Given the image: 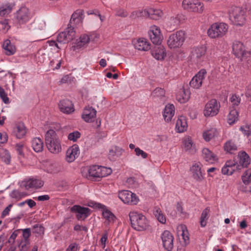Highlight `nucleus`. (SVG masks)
<instances>
[{"label":"nucleus","instance_id":"f257e3e1","mask_svg":"<svg viewBox=\"0 0 251 251\" xmlns=\"http://www.w3.org/2000/svg\"><path fill=\"white\" fill-rule=\"evenodd\" d=\"M239 164L234 161H228L222 169L224 175H231L236 170H240L243 167H247L250 164V158L245 151L240 152L238 153Z\"/></svg>","mask_w":251,"mask_h":251},{"label":"nucleus","instance_id":"f03ea898","mask_svg":"<svg viewBox=\"0 0 251 251\" xmlns=\"http://www.w3.org/2000/svg\"><path fill=\"white\" fill-rule=\"evenodd\" d=\"M45 143L50 152L56 154L61 151V141L54 130L50 129L46 133Z\"/></svg>","mask_w":251,"mask_h":251},{"label":"nucleus","instance_id":"7ed1b4c3","mask_svg":"<svg viewBox=\"0 0 251 251\" xmlns=\"http://www.w3.org/2000/svg\"><path fill=\"white\" fill-rule=\"evenodd\" d=\"M131 226L137 231H144L149 226V223L146 217L141 213L132 211L129 213Z\"/></svg>","mask_w":251,"mask_h":251},{"label":"nucleus","instance_id":"20e7f679","mask_svg":"<svg viewBox=\"0 0 251 251\" xmlns=\"http://www.w3.org/2000/svg\"><path fill=\"white\" fill-rule=\"evenodd\" d=\"M231 21L236 26H243L246 22L245 11L241 7L234 6L229 11Z\"/></svg>","mask_w":251,"mask_h":251},{"label":"nucleus","instance_id":"39448f33","mask_svg":"<svg viewBox=\"0 0 251 251\" xmlns=\"http://www.w3.org/2000/svg\"><path fill=\"white\" fill-rule=\"evenodd\" d=\"M111 172V170L106 167L93 165L90 166L88 169V175H86V177L89 179L97 180V178L105 177L109 175Z\"/></svg>","mask_w":251,"mask_h":251},{"label":"nucleus","instance_id":"423d86ee","mask_svg":"<svg viewBox=\"0 0 251 251\" xmlns=\"http://www.w3.org/2000/svg\"><path fill=\"white\" fill-rule=\"evenodd\" d=\"M184 9L198 13L203 12L204 4L200 0H183L182 3Z\"/></svg>","mask_w":251,"mask_h":251},{"label":"nucleus","instance_id":"0eeeda50","mask_svg":"<svg viewBox=\"0 0 251 251\" xmlns=\"http://www.w3.org/2000/svg\"><path fill=\"white\" fill-rule=\"evenodd\" d=\"M184 40V32L180 30L169 36L167 44L170 48H179L182 45Z\"/></svg>","mask_w":251,"mask_h":251},{"label":"nucleus","instance_id":"6e6552de","mask_svg":"<svg viewBox=\"0 0 251 251\" xmlns=\"http://www.w3.org/2000/svg\"><path fill=\"white\" fill-rule=\"evenodd\" d=\"M64 31L60 32L57 36V41L61 44H66L74 39L75 37V32L74 28L71 25Z\"/></svg>","mask_w":251,"mask_h":251},{"label":"nucleus","instance_id":"1a4fd4ad","mask_svg":"<svg viewBox=\"0 0 251 251\" xmlns=\"http://www.w3.org/2000/svg\"><path fill=\"white\" fill-rule=\"evenodd\" d=\"M119 199L125 203L136 205L139 201V199L134 193L127 190H123L119 192Z\"/></svg>","mask_w":251,"mask_h":251},{"label":"nucleus","instance_id":"9d476101","mask_svg":"<svg viewBox=\"0 0 251 251\" xmlns=\"http://www.w3.org/2000/svg\"><path fill=\"white\" fill-rule=\"evenodd\" d=\"M219 112V107L217 100L212 99L205 105L203 114L205 117H212L216 115Z\"/></svg>","mask_w":251,"mask_h":251},{"label":"nucleus","instance_id":"9b49d317","mask_svg":"<svg viewBox=\"0 0 251 251\" xmlns=\"http://www.w3.org/2000/svg\"><path fill=\"white\" fill-rule=\"evenodd\" d=\"M31 17V13L26 7H22L16 13V19L19 24H25Z\"/></svg>","mask_w":251,"mask_h":251},{"label":"nucleus","instance_id":"f8f14e48","mask_svg":"<svg viewBox=\"0 0 251 251\" xmlns=\"http://www.w3.org/2000/svg\"><path fill=\"white\" fill-rule=\"evenodd\" d=\"M148 33L150 40L153 44L155 45L161 44L163 36L161 34L160 29L159 27L156 25L151 26Z\"/></svg>","mask_w":251,"mask_h":251},{"label":"nucleus","instance_id":"ddd939ff","mask_svg":"<svg viewBox=\"0 0 251 251\" xmlns=\"http://www.w3.org/2000/svg\"><path fill=\"white\" fill-rule=\"evenodd\" d=\"M71 211L76 213L77 220L85 219L90 215L91 210L88 207L81 206L79 205H75L71 208Z\"/></svg>","mask_w":251,"mask_h":251},{"label":"nucleus","instance_id":"4468645a","mask_svg":"<svg viewBox=\"0 0 251 251\" xmlns=\"http://www.w3.org/2000/svg\"><path fill=\"white\" fill-rule=\"evenodd\" d=\"M206 71L205 69L201 70L191 79L190 86L194 89H199L201 87L202 81L205 78Z\"/></svg>","mask_w":251,"mask_h":251},{"label":"nucleus","instance_id":"2eb2a0df","mask_svg":"<svg viewBox=\"0 0 251 251\" xmlns=\"http://www.w3.org/2000/svg\"><path fill=\"white\" fill-rule=\"evenodd\" d=\"M161 239L164 248L168 251H171L174 247V237L172 233L168 231H164L161 235Z\"/></svg>","mask_w":251,"mask_h":251},{"label":"nucleus","instance_id":"dca6fc26","mask_svg":"<svg viewBox=\"0 0 251 251\" xmlns=\"http://www.w3.org/2000/svg\"><path fill=\"white\" fill-rule=\"evenodd\" d=\"M43 182L40 180L29 179L22 181L20 183V188L27 190L32 188H40L43 185Z\"/></svg>","mask_w":251,"mask_h":251},{"label":"nucleus","instance_id":"f3484780","mask_svg":"<svg viewBox=\"0 0 251 251\" xmlns=\"http://www.w3.org/2000/svg\"><path fill=\"white\" fill-rule=\"evenodd\" d=\"M58 107L62 112L67 114H71L75 111L72 101L68 99L61 100L58 104Z\"/></svg>","mask_w":251,"mask_h":251},{"label":"nucleus","instance_id":"a211bd4d","mask_svg":"<svg viewBox=\"0 0 251 251\" xmlns=\"http://www.w3.org/2000/svg\"><path fill=\"white\" fill-rule=\"evenodd\" d=\"M144 17H149L150 19L157 20L161 18L163 15V12L158 9L150 8L144 10Z\"/></svg>","mask_w":251,"mask_h":251},{"label":"nucleus","instance_id":"6ab92c4d","mask_svg":"<svg viewBox=\"0 0 251 251\" xmlns=\"http://www.w3.org/2000/svg\"><path fill=\"white\" fill-rule=\"evenodd\" d=\"M79 153V147L77 145H74L69 148L66 155V160L68 162H73Z\"/></svg>","mask_w":251,"mask_h":251},{"label":"nucleus","instance_id":"aec40b11","mask_svg":"<svg viewBox=\"0 0 251 251\" xmlns=\"http://www.w3.org/2000/svg\"><path fill=\"white\" fill-rule=\"evenodd\" d=\"M97 111L92 107H86L82 114V118L87 123L92 122L96 117Z\"/></svg>","mask_w":251,"mask_h":251},{"label":"nucleus","instance_id":"412c9836","mask_svg":"<svg viewBox=\"0 0 251 251\" xmlns=\"http://www.w3.org/2000/svg\"><path fill=\"white\" fill-rule=\"evenodd\" d=\"M193 178L198 181H202L203 178L204 173L202 172L201 168V164L200 163H195L191 168Z\"/></svg>","mask_w":251,"mask_h":251},{"label":"nucleus","instance_id":"4be33fe9","mask_svg":"<svg viewBox=\"0 0 251 251\" xmlns=\"http://www.w3.org/2000/svg\"><path fill=\"white\" fill-rule=\"evenodd\" d=\"M245 47L243 44L239 41H234L232 44V51L233 54L240 58L245 51Z\"/></svg>","mask_w":251,"mask_h":251},{"label":"nucleus","instance_id":"5701e85b","mask_svg":"<svg viewBox=\"0 0 251 251\" xmlns=\"http://www.w3.org/2000/svg\"><path fill=\"white\" fill-rule=\"evenodd\" d=\"M206 52V48L204 46L194 47L191 51V58L198 60L204 56Z\"/></svg>","mask_w":251,"mask_h":251},{"label":"nucleus","instance_id":"b1692460","mask_svg":"<svg viewBox=\"0 0 251 251\" xmlns=\"http://www.w3.org/2000/svg\"><path fill=\"white\" fill-rule=\"evenodd\" d=\"M26 133L25 126L23 123H18L16 124L13 128V133L18 139L24 137Z\"/></svg>","mask_w":251,"mask_h":251},{"label":"nucleus","instance_id":"393cba45","mask_svg":"<svg viewBox=\"0 0 251 251\" xmlns=\"http://www.w3.org/2000/svg\"><path fill=\"white\" fill-rule=\"evenodd\" d=\"M239 120V112L234 107L230 108L226 117V122L230 126L234 125Z\"/></svg>","mask_w":251,"mask_h":251},{"label":"nucleus","instance_id":"a878e982","mask_svg":"<svg viewBox=\"0 0 251 251\" xmlns=\"http://www.w3.org/2000/svg\"><path fill=\"white\" fill-rule=\"evenodd\" d=\"M175 106L173 104H168L166 105L164 110L163 116L166 122H169L171 121L175 114Z\"/></svg>","mask_w":251,"mask_h":251},{"label":"nucleus","instance_id":"bb28decb","mask_svg":"<svg viewBox=\"0 0 251 251\" xmlns=\"http://www.w3.org/2000/svg\"><path fill=\"white\" fill-rule=\"evenodd\" d=\"M202 156L206 162L211 164L218 159L214 153L207 148H204L202 150Z\"/></svg>","mask_w":251,"mask_h":251},{"label":"nucleus","instance_id":"cd10ccee","mask_svg":"<svg viewBox=\"0 0 251 251\" xmlns=\"http://www.w3.org/2000/svg\"><path fill=\"white\" fill-rule=\"evenodd\" d=\"M84 18V11L81 9L76 10L72 15L70 24L82 23Z\"/></svg>","mask_w":251,"mask_h":251},{"label":"nucleus","instance_id":"c85d7f7f","mask_svg":"<svg viewBox=\"0 0 251 251\" xmlns=\"http://www.w3.org/2000/svg\"><path fill=\"white\" fill-rule=\"evenodd\" d=\"M182 17V16L181 15H177L175 17H171L167 23L169 26V29L170 31L174 30L179 26L180 24Z\"/></svg>","mask_w":251,"mask_h":251},{"label":"nucleus","instance_id":"c756f323","mask_svg":"<svg viewBox=\"0 0 251 251\" xmlns=\"http://www.w3.org/2000/svg\"><path fill=\"white\" fill-rule=\"evenodd\" d=\"M124 150L118 146L113 147L109 151L108 158L111 160H115L116 157L122 155Z\"/></svg>","mask_w":251,"mask_h":251},{"label":"nucleus","instance_id":"7c9ffc66","mask_svg":"<svg viewBox=\"0 0 251 251\" xmlns=\"http://www.w3.org/2000/svg\"><path fill=\"white\" fill-rule=\"evenodd\" d=\"M152 55L157 60L163 59L166 56L163 46L155 47L151 51Z\"/></svg>","mask_w":251,"mask_h":251},{"label":"nucleus","instance_id":"2f4dec72","mask_svg":"<svg viewBox=\"0 0 251 251\" xmlns=\"http://www.w3.org/2000/svg\"><path fill=\"white\" fill-rule=\"evenodd\" d=\"M208 35L211 38H215L220 35V24H212L207 31Z\"/></svg>","mask_w":251,"mask_h":251},{"label":"nucleus","instance_id":"473e14b6","mask_svg":"<svg viewBox=\"0 0 251 251\" xmlns=\"http://www.w3.org/2000/svg\"><path fill=\"white\" fill-rule=\"evenodd\" d=\"M187 123L185 118L183 116L180 117L177 120L176 128L178 132H183L187 128Z\"/></svg>","mask_w":251,"mask_h":251},{"label":"nucleus","instance_id":"72a5a7b5","mask_svg":"<svg viewBox=\"0 0 251 251\" xmlns=\"http://www.w3.org/2000/svg\"><path fill=\"white\" fill-rule=\"evenodd\" d=\"M2 48L4 50L5 53L7 55H13L16 51L15 46L11 44V41L9 39L4 41Z\"/></svg>","mask_w":251,"mask_h":251},{"label":"nucleus","instance_id":"f704fd0d","mask_svg":"<svg viewBox=\"0 0 251 251\" xmlns=\"http://www.w3.org/2000/svg\"><path fill=\"white\" fill-rule=\"evenodd\" d=\"M136 49L140 50L147 51L150 49V44L145 39L142 38L137 40L135 44Z\"/></svg>","mask_w":251,"mask_h":251},{"label":"nucleus","instance_id":"c9c22d12","mask_svg":"<svg viewBox=\"0 0 251 251\" xmlns=\"http://www.w3.org/2000/svg\"><path fill=\"white\" fill-rule=\"evenodd\" d=\"M218 132L215 128H211L210 129L205 130L203 132L202 137L204 140L208 142L212 139L215 136H217Z\"/></svg>","mask_w":251,"mask_h":251},{"label":"nucleus","instance_id":"e433bc0d","mask_svg":"<svg viewBox=\"0 0 251 251\" xmlns=\"http://www.w3.org/2000/svg\"><path fill=\"white\" fill-rule=\"evenodd\" d=\"M31 144L32 147L35 152H39L43 150V141L40 138H34L32 141Z\"/></svg>","mask_w":251,"mask_h":251},{"label":"nucleus","instance_id":"4c0bfd02","mask_svg":"<svg viewBox=\"0 0 251 251\" xmlns=\"http://www.w3.org/2000/svg\"><path fill=\"white\" fill-rule=\"evenodd\" d=\"M184 149L186 151H188L190 153H194L196 152V149L193 147V143L192 139L188 137L183 140Z\"/></svg>","mask_w":251,"mask_h":251},{"label":"nucleus","instance_id":"58836bf2","mask_svg":"<svg viewBox=\"0 0 251 251\" xmlns=\"http://www.w3.org/2000/svg\"><path fill=\"white\" fill-rule=\"evenodd\" d=\"M28 195V194L26 192L22 191L21 190H14L10 194V197L16 201H19Z\"/></svg>","mask_w":251,"mask_h":251},{"label":"nucleus","instance_id":"ea45409f","mask_svg":"<svg viewBox=\"0 0 251 251\" xmlns=\"http://www.w3.org/2000/svg\"><path fill=\"white\" fill-rule=\"evenodd\" d=\"M102 215L108 223H114L115 221V216L108 209H104L102 211Z\"/></svg>","mask_w":251,"mask_h":251},{"label":"nucleus","instance_id":"a19ab883","mask_svg":"<svg viewBox=\"0 0 251 251\" xmlns=\"http://www.w3.org/2000/svg\"><path fill=\"white\" fill-rule=\"evenodd\" d=\"M210 209L208 207L206 208L202 211L200 223L201 227H204L206 225L207 220L209 217Z\"/></svg>","mask_w":251,"mask_h":251},{"label":"nucleus","instance_id":"79ce46f5","mask_svg":"<svg viewBox=\"0 0 251 251\" xmlns=\"http://www.w3.org/2000/svg\"><path fill=\"white\" fill-rule=\"evenodd\" d=\"M153 214L159 222L162 224L165 223L166 221L165 216L159 208L155 207L153 210Z\"/></svg>","mask_w":251,"mask_h":251},{"label":"nucleus","instance_id":"37998d69","mask_svg":"<svg viewBox=\"0 0 251 251\" xmlns=\"http://www.w3.org/2000/svg\"><path fill=\"white\" fill-rule=\"evenodd\" d=\"M224 148L225 151L230 153H233L237 150L236 145L231 141L226 142Z\"/></svg>","mask_w":251,"mask_h":251},{"label":"nucleus","instance_id":"c03bdc74","mask_svg":"<svg viewBox=\"0 0 251 251\" xmlns=\"http://www.w3.org/2000/svg\"><path fill=\"white\" fill-rule=\"evenodd\" d=\"M45 24L43 22H34L29 25V30H41L43 29Z\"/></svg>","mask_w":251,"mask_h":251},{"label":"nucleus","instance_id":"a18cd8bd","mask_svg":"<svg viewBox=\"0 0 251 251\" xmlns=\"http://www.w3.org/2000/svg\"><path fill=\"white\" fill-rule=\"evenodd\" d=\"M151 95L154 97L162 99L165 97V91L163 88H156L152 92Z\"/></svg>","mask_w":251,"mask_h":251},{"label":"nucleus","instance_id":"49530a36","mask_svg":"<svg viewBox=\"0 0 251 251\" xmlns=\"http://www.w3.org/2000/svg\"><path fill=\"white\" fill-rule=\"evenodd\" d=\"M243 182L245 184H249L251 181V168L248 169L242 176Z\"/></svg>","mask_w":251,"mask_h":251},{"label":"nucleus","instance_id":"de8ad7c7","mask_svg":"<svg viewBox=\"0 0 251 251\" xmlns=\"http://www.w3.org/2000/svg\"><path fill=\"white\" fill-rule=\"evenodd\" d=\"M90 41L89 37L86 34L82 35L79 38V41L77 43V46L81 48L88 44Z\"/></svg>","mask_w":251,"mask_h":251},{"label":"nucleus","instance_id":"09e8293b","mask_svg":"<svg viewBox=\"0 0 251 251\" xmlns=\"http://www.w3.org/2000/svg\"><path fill=\"white\" fill-rule=\"evenodd\" d=\"M4 155H2V153H0V156H1V159L3 161H4L6 164H8L10 162V155L8 151L6 150H2Z\"/></svg>","mask_w":251,"mask_h":251},{"label":"nucleus","instance_id":"8fccbe9b","mask_svg":"<svg viewBox=\"0 0 251 251\" xmlns=\"http://www.w3.org/2000/svg\"><path fill=\"white\" fill-rule=\"evenodd\" d=\"M0 97L4 103L8 104L10 103L9 99L8 98L7 94L1 86H0Z\"/></svg>","mask_w":251,"mask_h":251},{"label":"nucleus","instance_id":"3c124183","mask_svg":"<svg viewBox=\"0 0 251 251\" xmlns=\"http://www.w3.org/2000/svg\"><path fill=\"white\" fill-rule=\"evenodd\" d=\"M240 59L242 62L249 63L250 62H251V51H245L243 55L240 57Z\"/></svg>","mask_w":251,"mask_h":251},{"label":"nucleus","instance_id":"603ef678","mask_svg":"<svg viewBox=\"0 0 251 251\" xmlns=\"http://www.w3.org/2000/svg\"><path fill=\"white\" fill-rule=\"evenodd\" d=\"M240 130L245 136H248L251 133V125H245L240 127Z\"/></svg>","mask_w":251,"mask_h":251},{"label":"nucleus","instance_id":"864d4df0","mask_svg":"<svg viewBox=\"0 0 251 251\" xmlns=\"http://www.w3.org/2000/svg\"><path fill=\"white\" fill-rule=\"evenodd\" d=\"M80 137V133L77 131H74L69 134L68 138L70 141H76Z\"/></svg>","mask_w":251,"mask_h":251},{"label":"nucleus","instance_id":"5fc2aeb1","mask_svg":"<svg viewBox=\"0 0 251 251\" xmlns=\"http://www.w3.org/2000/svg\"><path fill=\"white\" fill-rule=\"evenodd\" d=\"M21 231H22V236L25 240V243H26L28 241V238L31 235V230L29 228H27L23 229H21Z\"/></svg>","mask_w":251,"mask_h":251},{"label":"nucleus","instance_id":"6e6d98bb","mask_svg":"<svg viewBox=\"0 0 251 251\" xmlns=\"http://www.w3.org/2000/svg\"><path fill=\"white\" fill-rule=\"evenodd\" d=\"M141 17H144V10L142 11L137 10L133 11L130 15V18L132 19Z\"/></svg>","mask_w":251,"mask_h":251},{"label":"nucleus","instance_id":"4d7b16f0","mask_svg":"<svg viewBox=\"0 0 251 251\" xmlns=\"http://www.w3.org/2000/svg\"><path fill=\"white\" fill-rule=\"evenodd\" d=\"M135 154L137 156H141L143 159H146L148 157V154L143 150H141L139 148L137 147L135 148Z\"/></svg>","mask_w":251,"mask_h":251},{"label":"nucleus","instance_id":"13d9d810","mask_svg":"<svg viewBox=\"0 0 251 251\" xmlns=\"http://www.w3.org/2000/svg\"><path fill=\"white\" fill-rule=\"evenodd\" d=\"M11 11V8L9 6L7 7H1L0 8V16L4 17L6 15H8Z\"/></svg>","mask_w":251,"mask_h":251},{"label":"nucleus","instance_id":"bf43d9fd","mask_svg":"<svg viewBox=\"0 0 251 251\" xmlns=\"http://www.w3.org/2000/svg\"><path fill=\"white\" fill-rule=\"evenodd\" d=\"M230 101L233 106H237L240 102L241 99L239 96L233 95L230 98Z\"/></svg>","mask_w":251,"mask_h":251},{"label":"nucleus","instance_id":"052dcab7","mask_svg":"<svg viewBox=\"0 0 251 251\" xmlns=\"http://www.w3.org/2000/svg\"><path fill=\"white\" fill-rule=\"evenodd\" d=\"M228 30V25L225 23H221V37L226 35Z\"/></svg>","mask_w":251,"mask_h":251},{"label":"nucleus","instance_id":"680f3d73","mask_svg":"<svg viewBox=\"0 0 251 251\" xmlns=\"http://www.w3.org/2000/svg\"><path fill=\"white\" fill-rule=\"evenodd\" d=\"M21 229H17L15 230L10 236L8 239L9 243L13 244L14 242L15 239L17 237L18 235L20 233Z\"/></svg>","mask_w":251,"mask_h":251},{"label":"nucleus","instance_id":"e2e57ef3","mask_svg":"<svg viewBox=\"0 0 251 251\" xmlns=\"http://www.w3.org/2000/svg\"><path fill=\"white\" fill-rule=\"evenodd\" d=\"M34 232L37 233L40 235L43 234L44 232V228L42 226L38 225H35L33 226Z\"/></svg>","mask_w":251,"mask_h":251},{"label":"nucleus","instance_id":"0e129e2a","mask_svg":"<svg viewBox=\"0 0 251 251\" xmlns=\"http://www.w3.org/2000/svg\"><path fill=\"white\" fill-rule=\"evenodd\" d=\"M9 20L8 19H4L0 21V24L2 25V29L6 31H8L10 28V26L8 24Z\"/></svg>","mask_w":251,"mask_h":251},{"label":"nucleus","instance_id":"69168bd1","mask_svg":"<svg viewBox=\"0 0 251 251\" xmlns=\"http://www.w3.org/2000/svg\"><path fill=\"white\" fill-rule=\"evenodd\" d=\"M180 227L182 230V233L181 234V235L183 237V239L184 242L186 243H187L189 241V236L187 235V233H186L184 231V229H186V227L185 226H182V225L180 226Z\"/></svg>","mask_w":251,"mask_h":251},{"label":"nucleus","instance_id":"338daca9","mask_svg":"<svg viewBox=\"0 0 251 251\" xmlns=\"http://www.w3.org/2000/svg\"><path fill=\"white\" fill-rule=\"evenodd\" d=\"M116 15L121 17H126L128 15V13L124 9H119L117 10Z\"/></svg>","mask_w":251,"mask_h":251},{"label":"nucleus","instance_id":"774afa93","mask_svg":"<svg viewBox=\"0 0 251 251\" xmlns=\"http://www.w3.org/2000/svg\"><path fill=\"white\" fill-rule=\"evenodd\" d=\"M78 248V245L76 243L71 244L66 251H77Z\"/></svg>","mask_w":251,"mask_h":251}]
</instances>
